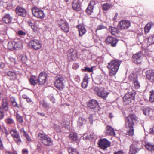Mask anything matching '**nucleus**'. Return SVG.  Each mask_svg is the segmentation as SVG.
Listing matches in <instances>:
<instances>
[{
  "mask_svg": "<svg viewBox=\"0 0 154 154\" xmlns=\"http://www.w3.org/2000/svg\"><path fill=\"white\" fill-rule=\"evenodd\" d=\"M22 152L23 154H28V153L27 149H23L22 150Z\"/></svg>",
  "mask_w": 154,
  "mask_h": 154,
  "instance_id": "63",
  "label": "nucleus"
},
{
  "mask_svg": "<svg viewBox=\"0 0 154 154\" xmlns=\"http://www.w3.org/2000/svg\"><path fill=\"white\" fill-rule=\"evenodd\" d=\"M154 25V23L153 22H150L148 23L145 26L144 28V31L145 33H148L152 26Z\"/></svg>",
  "mask_w": 154,
  "mask_h": 154,
  "instance_id": "29",
  "label": "nucleus"
},
{
  "mask_svg": "<svg viewBox=\"0 0 154 154\" xmlns=\"http://www.w3.org/2000/svg\"><path fill=\"white\" fill-rule=\"evenodd\" d=\"M42 105L44 108L48 109L49 108V105L45 102H43L42 103Z\"/></svg>",
  "mask_w": 154,
  "mask_h": 154,
  "instance_id": "49",
  "label": "nucleus"
},
{
  "mask_svg": "<svg viewBox=\"0 0 154 154\" xmlns=\"http://www.w3.org/2000/svg\"><path fill=\"white\" fill-rule=\"evenodd\" d=\"M17 33L20 36H25L26 35V33L22 30H19Z\"/></svg>",
  "mask_w": 154,
  "mask_h": 154,
  "instance_id": "48",
  "label": "nucleus"
},
{
  "mask_svg": "<svg viewBox=\"0 0 154 154\" xmlns=\"http://www.w3.org/2000/svg\"><path fill=\"white\" fill-rule=\"evenodd\" d=\"M26 101L28 103L32 105L33 103V102L29 98H27L26 99Z\"/></svg>",
  "mask_w": 154,
  "mask_h": 154,
  "instance_id": "60",
  "label": "nucleus"
},
{
  "mask_svg": "<svg viewBox=\"0 0 154 154\" xmlns=\"http://www.w3.org/2000/svg\"><path fill=\"white\" fill-rule=\"evenodd\" d=\"M132 57L133 60L135 63H140L141 62V54L140 52H138L137 53L133 54Z\"/></svg>",
  "mask_w": 154,
  "mask_h": 154,
  "instance_id": "19",
  "label": "nucleus"
},
{
  "mask_svg": "<svg viewBox=\"0 0 154 154\" xmlns=\"http://www.w3.org/2000/svg\"><path fill=\"white\" fill-rule=\"evenodd\" d=\"M42 145L40 143L38 144L37 145V150L39 151L41 150Z\"/></svg>",
  "mask_w": 154,
  "mask_h": 154,
  "instance_id": "58",
  "label": "nucleus"
},
{
  "mask_svg": "<svg viewBox=\"0 0 154 154\" xmlns=\"http://www.w3.org/2000/svg\"><path fill=\"white\" fill-rule=\"evenodd\" d=\"M42 142L47 146H50L52 145V141L51 139L47 135L42 140Z\"/></svg>",
  "mask_w": 154,
  "mask_h": 154,
  "instance_id": "21",
  "label": "nucleus"
},
{
  "mask_svg": "<svg viewBox=\"0 0 154 154\" xmlns=\"http://www.w3.org/2000/svg\"><path fill=\"white\" fill-rule=\"evenodd\" d=\"M54 85L56 88L60 90L63 89L64 87L63 82H59L57 81H55L54 83Z\"/></svg>",
  "mask_w": 154,
  "mask_h": 154,
  "instance_id": "31",
  "label": "nucleus"
},
{
  "mask_svg": "<svg viewBox=\"0 0 154 154\" xmlns=\"http://www.w3.org/2000/svg\"><path fill=\"white\" fill-rule=\"evenodd\" d=\"M133 84H134L135 88L136 89H139L140 88V85L137 79L133 81Z\"/></svg>",
  "mask_w": 154,
  "mask_h": 154,
  "instance_id": "39",
  "label": "nucleus"
},
{
  "mask_svg": "<svg viewBox=\"0 0 154 154\" xmlns=\"http://www.w3.org/2000/svg\"><path fill=\"white\" fill-rule=\"evenodd\" d=\"M149 133L154 134V125L150 128L149 130Z\"/></svg>",
  "mask_w": 154,
  "mask_h": 154,
  "instance_id": "55",
  "label": "nucleus"
},
{
  "mask_svg": "<svg viewBox=\"0 0 154 154\" xmlns=\"http://www.w3.org/2000/svg\"><path fill=\"white\" fill-rule=\"evenodd\" d=\"M47 75L44 72H42L39 74L38 78V82L39 85H42L46 82Z\"/></svg>",
  "mask_w": 154,
  "mask_h": 154,
  "instance_id": "13",
  "label": "nucleus"
},
{
  "mask_svg": "<svg viewBox=\"0 0 154 154\" xmlns=\"http://www.w3.org/2000/svg\"><path fill=\"white\" fill-rule=\"evenodd\" d=\"M59 27L61 29L65 32H68L69 31V26L68 23L65 20H61L58 22Z\"/></svg>",
  "mask_w": 154,
  "mask_h": 154,
  "instance_id": "7",
  "label": "nucleus"
},
{
  "mask_svg": "<svg viewBox=\"0 0 154 154\" xmlns=\"http://www.w3.org/2000/svg\"><path fill=\"white\" fill-rule=\"evenodd\" d=\"M94 90L97 92L98 96L104 99H106L109 94L108 92L104 91L101 90L98 87H95Z\"/></svg>",
  "mask_w": 154,
  "mask_h": 154,
  "instance_id": "9",
  "label": "nucleus"
},
{
  "mask_svg": "<svg viewBox=\"0 0 154 154\" xmlns=\"http://www.w3.org/2000/svg\"><path fill=\"white\" fill-rule=\"evenodd\" d=\"M32 11L33 15L37 18L43 19L45 17V15L43 11L36 7L32 8Z\"/></svg>",
  "mask_w": 154,
  "mask_h": 154,
  "instance_id": "5",
  "label": "nucleus"
},
{
  "mask_svg": "<svg viewBox=\"0 0 154 154\" xmlns=\"http://www.w3.org/2000/svg\"><path fill=\"white\" fill-rule=\"evenodd\" d=\"M138 118L136 115L133 114H129L125 119V124L126 126L129 128L127 133V134L130 136L134 135V130L133 125L134 122L137 121Z\"/></svg>",
  "mask_w": 154,
  "mask_h": 154,
  "instance_id": "1",
  "label": "nucleus"
},
{
  "mask_svg": "<svg viewBox=\"0 0 154 154\" xmlns=\"http://www.w3.org/2000/svg\"><path fill=\"white\" fill-rule=\"evenodd\" d=\"M68 151L69 154H79L77 149L72 147L68 148Z\"/></svg>",
  "mask_w": 154,
  "mask_h": 154,
  "instance_id": "33",
  "label": "nucleus"
},
{
  "mask_svg": "<svg viewBox=\"0 0 154 154\" xmlns=\"http://www.w3.org/2000/svg\"><path fill=\"white\" fill-rule=\"evenodd\" d=\"M88 78L87 77H85L83 79V81L82 84V88H85L87 87L88 83Z\"/></svg>",
  "mask_w": 154,
  "mask_h": 154,
  "instance_id": "36",
  "label": "nucleus"
},
{
  "mask_svg": "<svg viewBox=\"0 0 154 154\" xmlns=\"http://www.w3.org/2000/svg\"><path fill=\"white\" fill-rule=\"evenodd\" d=\"M153 37L152 36H150L148 38V42H147L148 44L149 45L152 44L154 43V41L152 40Z\"/></svg>",
  "mask_w": 154,
  "mask_h": 154,
  "instance_id": "47",
  "label": "nucleus"
},
{
  "mask_svg": "<svg viewBox=\"0 0 154 154\" xmlns=\"http://www.w3.org/2000/svg\"><path fill=\"white\" fill-rule=\"evenodd\" d=\"M46 135H47L45 134L39 133L38 134V137L39 140L42 142Z\"/></svg>",
  "mask_w": 154,
  "mask_h": 154,
  "instance_id": "42",
  "label": "nucleus"
},
{
  "mask_svg": "<svg viewBox=\"0 0 154 154\" xmlns=\"http://www.w3.org/2000/svg\"><path fill=\"white\" fill-rule=\"evenodd\" d=\"M8 48L11 50H19L23 48V43L21 41H12L8 44Z\"/></svg>",
  "mask_w": 154,
  "mask_h": 154,
  "instance_id": "3",
  "label": "nucleus"
},
{
  "mask_svg": "<svg viewBox=\"0 0 154 154\" xmlns=\"http://www.w3.org/2000/svg\"><path fill=\"white\" fill-rule=\"evenodd\" d=\"M31 28L32 29H33V31L34 32H37L38 31V29L37 26H35L34 25V26L32 27Z\"/></svg>",
  "mask_w": 154,
  "mask_h": 154,
  "instance_id": "56",
  "label": "nucleus"
},
{
  "mask_svg": "<svg viewBox=\"0 0 154 154\" xmlns=\"http://www.w3.org/2000/svg\"><path fill=\"white\" fill-rule=\"evenodd\" d=\"M112 5L109 3L104 4L102 5V9L105 11H108L111 8H112Z\"/></svg>",
  "mask_w": 154,
  "mask_h": 154,
  "instance_id": "34",
  "label": "nucleus"
},
{
  "mask_svg": "<svg viewBox=\"0 0 154 154\" xmlns=\"http://www.w3.org/2000/svg\"><path fill=\"white\" fill-rule=\"evenodd\" d=\"M121 61L117 59L112 60L108 63L107 67L110 76L115 75L119 69Z\"/></svg>",
  "mask_w": 154,
  "mask_h": 154,
  "instance_id": "2",
  "label": "nucleus"
},
{
  "mask_svg": "<svg viewBox=\"0 0 154 154\" xmlns=\"http://www.w3.org/2000/svg\"><path fill=\"white\" fill-rule=\"evenodd\" d=\"M129 79L133 82L137 79V77L134 74H131L129 76Z\"/></svg>",
  "mask_w": 154,
  "mask_h": 154,
  "instance_id": "38",
  "label": "nucleus"
},
{
  "mask_svg": "<svg viewBox=\"0 0 154 154\" xmlns=\"http://www.w3.org/2000/svg\"><path fill=\"white\" fill-rule=\"evenodd\" d=\"M13 105L16 107H18V105L16 101L12 103Z\"/></svg>",
  "mask_w": 154,
  "mask_h": 154,
  "instance_id": "61",
  "label": "nucleus"
},
{
  "mask_svg": "<svg viewBox=\"0 0 154 154\" xmlns=\"http://www.w3.org/2000/svg\"><path fill=\"white\" fill-rule=\"evenodd\" d=\"M79 31V35L82 36L86 32V30L84 26L81 25H78L77 26Z\"/></svg>",
  "mask_w": 154,
  "mask_h": 154,
  "instance_id": "24",
  "label": "nucleus"
},
{
  "mask_svg": "<svg viewBox=\"0 0 154 154\" xmlns=\"http://www.w3.org/2000/svg\"><path fill=\"white\" fill-rule=\"evenodd\" d=\"M29 81L31 84L32 85H35L38 82L36 77L34 76H31L29 79Z\"/></svg>",
  "mask_w": 154,
  "mask_h": 154,
  "instance_id": "32",
  "label": "nucleus"
},
{
  "mask_svg": "<svg viewBox=\"0 0 154 154\" xmlns=\"http://www.w3.org/2000/svg\"><path fill=\"white\" fill-rule=\"evenodd\" d=\"M76 52L74 51L73 49H71L68 50L67 54L69 58L74 60L76 56Z\"/></svg>",
  "mask_w": 154,
  "mask_h": 154,
  "instance_id": "22",
  "label": "nucleus"
},
{
  "mask_svg": "<svg viewBox=\"0 0 154 154\" xmlns=\"http://www.w3.org/2000/svg\"><path fill=\"white\" fill-rule=\"evenodd\" d=\"M24 136L26 138L27 140L29 142L31 140V139L27 133Z\"/></svg>",
  "mask_w": 154,
  "mask_h": 154,
  "instance_id": "57",
  "label": "nucleus"
},
{
  "mask_svg": "<svg viewBox=\"0 0 154 154\" xmlns=\"http://www.w3.org/2000/svg\"><path fill=\"white\" fill-rule=\"evenodd\" d=\"M5 75L8 76L9 79L11 80H14L17 79V74L14 71H9L5 73Z\"/></svg>",
  "mask_w": 154,
  "mask_h": 154,
  "instance_id": "18",
  "label": "nucleus"
},
{
  "mask_svg": "<svg viewBox=\"0 0 154 154\" xmlns=\"http://www.w3.org/2000/svg\"><path fill=\"white\" fill-rule=\"evenodd\" d=\"M85 71H88L89 72H92L93 71V68H88L86 67L85 68V69L83 70Z\"/></svg>",
  "mask_w": 154,
  "mask_h": 154,
  "instance_id": "51",
  "label": "nucleus"
},
{
  "mask_svg": "<svg viewBox=\"0 0 154 154\" xmlns=\"http://www.w3.org/2000/svg\"><path fill=\"white\" fill-rule=\"evenodd\" d=\"M86 120L82 117H79L78 119L77 125L79 127L83 126L85 124Z\"/></svg>",
  "mask_w": 154,
  "mask_h": 154,
  "instance_id": "28",
  "label": "nucleus"
},
{
  "mask_svg": "<svg viewBox=\"0 0 154 154\" xmlns=\"http://www.w3.org/2000/svg\"><path fill=\"white\" fill-rule=\"evenodd\" d=\"M150 109L148 107L146 108L143 109V112L144 115L146 116L149 115Z\"/></svg>",
  "mask_w": 154,
  "mask_h": 154,
  "instance_id": "41",
  "label": "nucleus"
},
{
  "mask_svg": "<svg viewBox=\"0 0 154 154\" xmlns=\"http://www.w3.org/2000/svg\"><path fill=\"white\" fill-rule=\"evenodd\" d=\"M29 25L31 26V27L34 25V24L32 23L31 21L29 20L28 22Z\"/></svg>",
  "mask_w": 154,
  "mask_h": 154,
  "instance_id": "62",
  "label": "nucleus"
},
{
  "mask_svg": "<svg viewBox=\"0 0 154 154\" xmlns=\"http://www.w3.org/2000/svg\"><path fill=\"white\" fill-rule=\"evenodd\" d=\"M10 133L17 143L18 144H20L21 140L18 131L15 129L12 130L11 131Z\"/></svg>",
  "mask_w": 154,
  "mask_h": 154,
  "instance_id": "11",
  "label": "nucleus"
},
{
  "mask_svg": "<svg viewBox=\"0 0 154 154\" xmlns=\"http://www.w3.org/2000/svg\"><path fill=\"white\" fill-rule=\"evenodd\" d=\"M20 134L22 135L23 136H24L26 134H27L26 132L24 130L23 128H22L20 129Z\"/></svg>",
  "mask_w": 154,
  "mask_h": 154,
  "instance_id": "52",
  "label": "nucleus"
},
{
  "mask_svg": "<svg viewBox=\"0 0 154 154\" xmlns=\"http://www.w3.org/2000/svg\"><path fill=\"white\" fill-rule=\"evenodd\" d=\"M109 30L111 34L113 35H115L117 33V29L115 27L110 26L109 27Z\"/></svg>",
  "mask_w": 154,
  "mask_h": 154,
  "instance_id": "37",
  "label": "nucleus"
},
{
  "mask_svg": "<svg viewBox=\"0 0 154 154\" xmlns=\"http://www.w3.org/2000/svg\"><path fill=\"white\" fill-rule=\"evenodd\" d=\"M146 148L149 151H154V144L151 143H147L145 145Z\"/></svg>",
  "mask_w": 154,
  "mask_h": 154,
  "instance_id": "30",
  "label": "nucleus"
},
{
  "mask_svg": "<svg viewBox=\"0 0 154 154\" xmlns=\"http://www.w3.org/2000/svg\"><path fill=\"white\" fill-rule=\"evenodd\" d=\"M8 60L10 61L12 65H14L16 63V60L15 58H13L11 57H9L8 58Z\"/></svg>",
  "mask_w": 154,
  "mask_h": 154,
  "instance_id": "44",
  "label": "nucleus"
},
{
  "mask_svg": "<svg viewBox=\"0 0 154 154\" xmlns=\"http://www.w3.org/2000/svg\"><path fill=\"white\" fill-rule=\"evenodd\" d=\"M16 14L19 16L25 17L27 15V12L26 10L23 8L18 6L15 9Z\"/></svg>",
  "mask_w": 154,
  "mask_h": 154,
  "instance_id": "15",
  "label": "nucleus"
},
{
  "mask_svg": "<svg viewBox=\"0 0 154 154\" xmlns=\"http://www.w3.org/2000/svg\"><path fill=\"white\" fill-rule=\"evenodd\" d=\"M138 143H133L130 147V154H135L138 152L141 149Z\"/></svg>",
  "mask_w": 154,
  "mask_h": 154,
  "instance_id": "12",
  "label": "nucleus"
},
{
  "mask_svg": "<svg viewBox=\"0 0 154 154\" xmlns=\"http://www.w3.org/2000/svg\"><path fill=\"white\" fill-rule=\"evenodd\" d=\"M131 26L130 22L126 20H122L119 22V26L121 29H126Z\"/></svg>",
  "mask_w": 154,
  "mask_h": 154,
  "instance_id": "10",
  "label": "nucleus"
},
{
  "mask_svg": "<svg viewBox=\"0 0 154 154\" xmlns=\"http://www.w3.org/2000/svg\"><path fill=\"white\" fill-rule=\"evenodd\" d=\"M93 117L91 115L88 118V119L89 120L91 124H92L93 122Z\"/></svg>",
  "mask_w": 154,
  "mask_h": 154,
  "instance_id": "59",
  "label": "nucleus"
},
{
  "mask_svg": "<svg viewBox=\"0 0 154 154\" xmlns=\"http://www.w3.org/2000/svg\"><path fill=\"white\" fill-rule=\"evenodd\" d=\"M118 42V40L116 38L111 36L108 37L105 40V42L106 44L110 45L113 47L116 46Z\"/></svg>",
  "mask_w": 154,
  "mask_h": 154,
  "instance_id": "14",
  "label": "nucleus"
},
{
  "mask_svg": "<svg viewBox=\"0 0 154 154\" xmlns=\"http://www.w3.org/2000/svg\"><path fill=\"white\" fill-rule=\"evenodd\" d=\"M106 27L105 26H104L103 25L100 24L98 25L97 26V28L96 29V30H100L102 29H103L105 28Z\"/></svg>",
  "mask_w": 154,
  "mask_h": 154,
  "instance_id": "50",
  "label": "nucleus"
},
{
  "mask_svg": "<svg viewBox=\"0 0 154 154\" xmlns=\"http://www.w3.org/2000/svg\"><path fill=\"white\" fill-rule=\"evenodd\" d=\"M90 137H91L90 135H86L85 134L83 136V138L84 140H89Z\"/></svg>",
  "mask_w": 154,
  "mask_h": 154,
  "instance_id": "54",
  "label": "nucleus"
},
{
  "mask_svg": "<svg viewBox=\"0 0 154 154\" xmlns=\"http://www.w3.org/2000/svg\"><path fill=\"white\" fill-rule=\"evenodd\" d=\"M4 116V112L1 107L0 106V119L2 118Z\"/></svg>",
  "mask_w": 154,
  "mask_h": 154,
  "instance_id": "53",
  "label": "nucleus"
},
{
  "mask_svg": "<svg viewBox=\"0 0 154 154\" xmlns=\"http://www.w3.org/2000/svg\"><path fill=\"white\" fill-rule=\"evenodd\" d=\"M135 92L132 91L126 93L123 97V100L126 104H129L134 99Z\"/></svg>",
  "mask_w": 154,
  "mask_h": 154,
  "instance_id": "4",
  "label": "nucleus"
},
{
  "mask_svg": "<svg viewBox=\"0 0 154 154\" xmlns=\"http://www.w3.org/2000/svg\"><path fill=\"white\" fill-rule=\"evenodd\" d=\"M64 80L63 76L61 75H58L56 77V81L59 82H63Z\"/></svg>",
  "mask_w": 154,
  "mask_h": 154,
  "instance_id": "40",
  "label": "nucleus"
},
{
  "mask_svg": "<svg viewBox=\"0 0 154 154\" xmlns=\"http://www.w3.org/2000/svg\"><path fill=\"white\" fill-rule=\"evenodd\" d=\"M5 122L7 124L10 125L13 123L14 121L12 119L8 118L5 119Z\"/></svg>",
  "mask_w": 154,
  "mask_h": 154,
  "instance_id": "45",
  "label": "nucleus"
},
{
  "mask_svg": "<svg viewBox=\"0 0 154 154\" xmlns=\"http://www.w3.org/2000/svg\"><path fill=\"white\" fill-rule=\"evenodd\" d=\"M96 4L95 1H91L88 4V6L86 9V13L88 14H91L93 12V9Z\"/></svg>",
  "mask_w": 154,
  "mask_h": 154,
  "instance_id": "17",
  "label": "nucleus"
},
{
  "mask_svg": "<svg viewBox=\"0 0 154 154\" xmlns=\"http://www.w3.org/2000/svg\"><path fill=\"white\" fill-rule=\"evenodd\" d=\"M150 96L149 97V101L152 102H154V91H150Z\"/></svg>",
  "mask_w": 154,
  "mask_h": 154,
  "instance_id": "43",
  "label": "nucleus"
},
{
  "mask_svg": "<svg viewBox=\"0 0 154 154\" xmlns=\"http://www.w3.org/2000/svg\"><path fill=\"white\" fill-rule=\"evenodd\" d=\"M16 118L17 121L19 122L22 123L23 122V119L22 117L18 114H17Z\"/></svg>",
  "mask_w": 154,
  "mask_h": 154,
  "instance_id": "46",
  "label": "nucleus"
},
{
  "mask_svg": "<svg viewBox=\"0 0 154 154\" xmlns=\"http://www.w3.org/2000/svg\"><path fill=\"white\" fill-rule=\"evenodd\" d=\"M146 78L151 82H154V70H149L146 72Z\"/></svg>",
  "mask_w": 154,
  "mask_h": 154,
  "instance_id": "20",
  "label": "nucleus"
},
{
  "mask_svg": "<svg viewBox=\"0 0 154 154\" xmlns=\"http://www.w3.org/2000/svg\"><path fill=\"white\" fill-rule=\"evenodd\" d=\"M110 143V142L106 139L103 138L100 140L98 144L101 149L105 150L107 148L109 147Z\"/></svg>",
  "mask_w": 154,
  "mask_h": 154,
  "instance_id": "8",
  "label": "nucleus"
},
{
  "mask_svg": "<svg viewBox=\"0 0 154 154\" xmlns=\"http://www.w3.org/2000/svg\"><path fill=\"white\" fill-rule=\"evenodd\" d=\"M12 19V17L10 16L8 14H7L3 17L2 20L4 22L7 24L11 22Z\"/></svg>",
  "mask_w": 154,
  "mask_h": 154,
  "instance_id": "25",
  "label": "nucleus"
},
{
  "mask_svg": "<svg viewBox=\"0 0 154 154\" xmlns=\"http://www.w3.org/2000/svg\"><path fill=\"white\" fill-rule=\"evenodd\" d=\"M98 103L96 100H92L89 101L88 106L90 109H94L98 106Z\"/></svg>",
  "mask_w": 154,
  "mask_h": 154,
  "instance_id": "23",
  "label": "nucleus"
},
{
  "mask_svg": "<svg viewBox=\"0 0 154 154\" xmlns=\"http://www.w3.org/2000/svg\"><path fill=\"white\" fill-rule=\"evenodd\" d=\"M2 105L5 110L6 111L8 110V101L6 97H4L3 99L2 102Z\"/></svg>",
  "mask_w": 154,
  "mask_h": 154,
  "instance_id": "27",
  "label": "nucleus"
},
{
  "mask_svg": "<svg viewBox=\"0 0 154 154\" xmlns=\"http://www.w3.org/2000/svg\"><path fill=\"white\" fill-rule=\"evenodd\" d=\"M106 133L109 135L115 136L116 133L114 129L109 125H107L106 126Z\"/></svg>",
  "mask_w": 154,
  "mask_h": 154,
  "instance_id": "26",
  "label": "nucleus"
},
{
  "mask_svg": "<svg viewBox=\"0 0 154 154\" xmlns=\"http://www.w3.org/2000/svg\"><path fill=\"white\" fill-rule=\"evenodd\" d=\"M69 138L74 141H76L78 139V137L77 134L73 132L71 133L69 135Z\"/></svg>",
  "mask_w": 154,
  "mask_h": 154,
  "instance_id": "35",
  "label": "nucleus"
},
{
  "mask_svg": "<svg viewBox=\"0 0 154 154\" xmlns=\"http://www.w3.org/2000/svg\"><path fill=\"white\" fill-rule=\"evenodd\" d=\"M28 45L30 47L35 50H38L40 49L42 45L37 40H31L28 43Z\"/></svg>",
  "mask_w": 154,
  "mask_h": 154,
  "instance_id": "6",
  "label": "nucleus"
},
{
  "mask_svg": "<svg viewBox=\"0 0 154 154\" xmlns=\"http://www.w3.org/2000/svg\"><path fill=\"white\" fill-rule=\"evenodd\" d=\"M114 154H124L122 151H119L117 152H115Z\"/></svg>",
  "mask_w": 154,
  "mask_h": 154,
  "instance_id": "64",
  "label": "nucleus"
},
{
  "mask_svg": "<svg viewBox=\"0 0 154 154\" xmlns=\"http://www.w3.org/2000/svg\"><path fill=\"white\" fill-rule=\"evenodd\" d=\"M72 6V9L77 11H79L81 9V5L79 0H73Z\"/></svg>",
  "mask_w": 154,
  "mask_h": 154,
  "instance_id": "16",
  "label": "nucleus"
}]
</instances>
